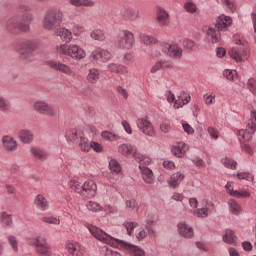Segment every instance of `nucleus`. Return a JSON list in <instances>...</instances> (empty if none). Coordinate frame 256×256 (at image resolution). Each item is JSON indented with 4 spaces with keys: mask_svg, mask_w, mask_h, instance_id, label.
Returning a JSON list of instances; mask_svg holds the SVG:
<instances>
[{
    "mask_svg": "<svg viewBox=\"0 0 256 256\" xmlns=\"http://www.w3.org/2000/svg\"><path fill=\"white\" fill-rule=\"evenodd\" d=\"M88 230L93 237L116 249H128V243L115 239L96 226L88 225Z\"/></svg>",
    "mask_w": 256,
    "mask_h": 256,
    "instance_id": "obj_1",
    "label": "nucleus"
},
{
    "mask_svg": "<svg viewBox=\"0 0 256 256\" xmlns=\"http://www.w3.org/2000/svg\"><path fill=\"white\" fill-rule=\"evenodd\" d=\"M188 203L189 207L195 209L193 215L201 219L207 218L214 210V204L209 202L207 199L201 200V208H198L197 198H189Z\"/></svg>",
    "mask_w": 256,
    "mask_h": 256,
    "instance_id": "obj_2",
    "label": "nucleus"
},
{
    "mask_svg": "<svg viewBox=\"0 0 256 256\" xmlns=\"http://www.w3.org/2000/svg\"><path fill=\"white\" fill-rule=\"evenodd\" d=\"M63 23V14L57 10L47 12L43 20V27L46 31H57Z\"/></svg>",
    "mask_w": 256,
    "mask_h": 256,
    "instance_id": "obj_3",
    "label": "nucleus"
},
{
    "mask_svg": "<svg viewBox=\"0 0 256 256\" xmlns=\"http://www.w3.org/2000/svg\"><path fill=\"white\" fill-rule=\"evenodd\" d=\"M228 55L236 64H242L250 59L251 50L248 46H232L228 50Z\"/></svg>",
    "mask_w": 256,
    "mask_h": 256,
    "instance_id": "obj_4",
    "label": "nucleus"
},
{
    "mask_svg": "<svg viewBox=\"0 0 256 256\" xmlns=\"http://www.w3.org/2000/svg\"><path fill=\"white\" fill-rule=\"evenodd\" d=\"M155 232L150 233L148 229H144L138 222L129 223V236L132 237V241L135 243H141L147 239L148 235H154Z\"/></svg>",
    "mask_w": 256,
    "mask_h": 256,
    "instance_id": "obj_5",
    "label": "nucleus"
},
{
    "mask_svg": "<svg viewBox=\"0 0 256 256\" xmlns=\"http://www.w3.org/2000/svg\"><path fill=\"white\" fill-rule=\"evenodd\" d=\"M57 54L69 56L72 59L81 60L86 57V52L76 45L66 46L61 45L56 48Z\"/></svg>",
    "mask_w": 256,
    "mask_h": 256,
    "instance_id": "obj_6",
    "label": "nucleus"
},
{
    "mask_svg": "<svg viewBox=\"0 0 256 256\" xmlns=\"http://www.w3.org/2000/svg\"><path fill=\"white\" fill-rule=\"evenodd\" d=\"M38 48V44L34 41H23L19 44L17 52L24 62H32L33 52Z\"/></svg>",
    "mask_w": 256,
    "mask_h": 256,
    "instance_id": "obj_7",
    "label": "nucleus"
},
{
    "mask_svg": "<svg viewBox=\"0 0 256 256\" xmlns=\"http://www.w3.org/2000/svg\"><path fill=\"white\" fill-rule=\"evenodd\" d=\"M256 131V108L252 111L251 120H248L246 129H235L236 136H241L242 139L250 141L253 138V134Z\"/></svg>",
    "mask_w": 256,
    "mask_h": 256,
    "instance_id": "obj_8",
    "label": "nucleus"
},
{
    "mask_svg": "<svg viewBox=\"0 0 256 256\" xmlns=\"http://www.w3.org/2000/svg\"><path fill=\"white\" fill-rule=\"evenodd\" d=\"M32 109L34 112L39 113L47 117H56V109L48 104L46 101H35L32 103Z\"/></svg>",
    "mask_w": 256,
    "mask_h": 256,
    "instance_id": "obj_9",
    "label": "nucleus"
},
{
    "mask_svg": "<svg viewBox=\"0 0 256 256\" xmlns=\"http://www.w3.org/2000/svg\"><path fill=\"white\" fill-rule=\"evenodd\" d=\"M129 153L132 154L135 161L139 163V169L149 168L148 166H151L154 163L151 157L141 154L134 147H130Z\"/></svg>",
    "mask_w": 256,
    "mask_h": 256,
    "instance_id": "obj_10",
    "label": "nucleus"
},
{
    "mask_svg": "<svg viewBox=\"0 0 256 256\" xmlns=\"http://www.w3.org/2000/svg\"><path fill=\"white\" fill-rule=\"evenodd\" d=\"M226 193L229 194V196H232L234 198H250L251 192L250 189H241V190H234V182H228L225 186Z\"/></svg>",
    "mask_w": 256,
    "mask_h": 256,
    "instance_id": "obj_11",
    "label": "nucleus"
},
{
    "mask_svg": "<svg viewBox=\"0 0 256 256\" xmlns=\"http://www.w3.org/2000/svg\"><path fill=\"white\" fill-rule=\"evenodd\" d=\"M6 27L7 29H9V31H22L23 33H28V31L31 30V27L29 26V24H25L19 20H17V18H11L6 22Z\"/></svg>",
    "mask_w": 256,
    "mask_h": 256,
    "instance_id": "obj_12",
    "label": "nucleus"
},
{
    "mask_svg": "<svg viewBox=\"0 0 256 256\" xmlns=\"http://www.w3.org/2000/svg\"><path fill=\"white\" fill-rule=\"evenodd\" d=\"M231 25H233V19L231 16L222 15L216 20L215 27L218 31H229V27H231Z\"/></svg>",
    "mask_w": 256,
    "mask_h": 256,
    "instance_id": "obj_13",
    "label": "nucleus"
},
{
    "mask_svg": "<svg viewBox=\"0 0 256 256\" xmlns=\"http://www.w3.org/2000/svg\"><path fill=\"white\" fill-rule=\"evenodd\" d=\"M90 58L100 62H108L112 58V55H111V52H109L108 50H103L101 48H98L92 52V55H90Z\"/></svg>",
    "mask_w": 256,
    "mask_h": 256,
    "instance_id": "obj_14",
    "label": "nucleus"
},
{
    "mask_svg": "<svg viewBox=\"0 0 256 256\" xmlns=\"http://www.w3.org/2000/svg\"><path fill=\"white\" fill-rule=\"evenodd\" d=\"M138 128L140 132L146 136L152 137L155 134L154 127L152 126L151 122L144 118L138 120Z\"/></svg>",
    "mask_w": 256,
    "mask_h": 256,
    "instance_id": "obj_15",
    "label": "nucleus"
},
{
    "mask_svg": "<svg viewBox=\"0 0 256 256\" xmlns=\"http://www.w3.org/2000/svg\"><path fill=\"white\" fill-rule=\"evenodd\" d=\"M188 150H189V146L186 143L178 142L172 146L171 152L173 156L178 158H183L185 154H187Z\"/></svg>",
    "mask_w": 256,
    "mask_h": 256,
    "instance_id": "obj_16",
    "label": "nucleus"
},
{
    "mask_svg": "<svg viewBox=\"0 0 256 256\" xmlns=\"http://www.w3.org/2000/svg\"><path fill=\"white\" fill-rule=\"evenodd\" d=\"M47 66L54 69V71H59L65 75L73 74L71 67L66 64H62L61 62L49 61L47 62Z\"/></svg>",
    "mask_w": 256,
    "mask_h": 256,
    "instance_id": "obj_17",
    "label": "nucleus"
},
{
    "mask_svg": "<svg viewBox=\"0 0 256 256\" xmlns=\"http://www.w3.org/2000/svg\"><path fill=\"white\" fill-rule=\"evenodd\" d=\"M97 190H98V186L96 185V182L93 180H88L85 183H83L82 195L85 196L86 194L90 198H93L95 197Z\"/></svg>",
    "mask_w": 256,
    "mask_h": 256,
    "instance_id": "obj_18",
    "label": "nucleus"
},
{
    "mask_svg": "<svg viewBox=\"0 0 256 256\" xmlns=\"http://www.w3.org/2000/svg\"><path fill=\"white\" fill-rule=\"evenodd\" d=\"M2 145L7 152H15L17 150V141L10 135L2 137Z\"/></svg>",
    "mask_w": 256,
    "mask_h": 256,
    "instance_id": "obj_19",
    "label": "nucleus"
},
{
    "mask_svg": "<svg viewBox=\"0 0 256 256\" xmlns=\"http://www.w3.org/2000/svg\"><path fill=\"white\" fill-rule=\"evenodd\" d=\"M166 54L169 57H172L174 59H181L182 58V48L175 43L168 44L166 46Z\"/></svg>",
    "mask_w": 256,
    "mask_h": 256,
    "instance_id": "obj_20",
    "label": "nucleus"
},
{
    "mask_svg": "<svg viewBox=\"0 0 256 256\" xmlns=\"http://www.w3.org/2000/svg\"><path fill=\"white\" fill-rule=\"evenodd\" d=\"M189 102H191V96L187 92H181L178 99H176L175 104H173V108L179 109L185 107Z\"/></svg>",
    "mask_w": 256,
    "mask_h": 256,
    "instance_id": "obj_21",
    "label": "nucleus"
},
{
    "mask_svg": "<svg viewBox=\"0 0 256 256\" xmlns=\"http://www.w3.org/2000/svg\"><path fill=\"white\" fill-rule=\"evenodd\" d=\"M66 250L72 254V256H83L82 246L77 242H67Z\"/></svg>",
    "mask_w": 256,
    "mask_h": 256,
    "instance_id": "obj_22",
    "label": "nucleus"
},
{
    "mask_svg": "<svg viewBox=\"0 0 256 256\" xmlns=\"http://www.w3.org/2000/svg\"><path fill=\"white\" fill-rule=\"evenodd\" d=\"M179 235L185 239H192L194 237V230L185 223L178 224Z\"/></svg>",
    "mask_w": 256,
    "mask_h": 256,
    "instance_id": "obj_23",
    "label": "nucleus"
},
{
    "mask_svg": "<svg viewBox=\"0 0 256 256\" xmlns=\"http://www.w3.org/2000/svg\"><path fill=\"white\" fill-rule=\"evenodd\" d=\"M185 179V175L180 172L173 173L170 175V179L168 180V184L173 189L179 187V184Z\"/></svg>",
    "mask_w": 256,
    "mask_h": 256,
    "instance_id": "obj_24",
    "label": "nucleus"
},
{
    "mask_svg": "<svg viewBox=\"0 0 256 256\" xmlns=\"http://www.w3.org/2000/svg\"><path fill=\"white\" fill-rule=\"evenodd\" d=\"M18 137L20 142H22L23 144L29 145L30 143L33 142V133L29 129L20 130Z\"/></svg>",
    "mask_w": 256,
    "mask_h": 256,
    "instance_id": "obj_25",
    "label": "nucleus"
},
{
    "mask_svg": "<svg viewBox=\"0 0 256 256\" xmlns=\"http://www.w3.org/2000/svg\"><path fill=\"white\" fill-rule=\"evenodd\" d=\"M140 173L142 174L143 182L146 184H154V172L151 168H139Z\"/></svg>",
    "mask_w": 256,
    "mask_h": 256,
    "instance_id": "obj_26",
    "label": "nucleus"
},
{
    "mask_svg": "<svg viewBox=\"0 0 256 256\" xmlns=\"http://www.w3.org/2000/svg\"><path fill=\"white\" fill-rule=\"evenodd\" d=\"M36 248V253L39 256H52V247L50 244H40Z\"/></svg>",
    "mask_w": 256,
    "mask_h": 256,
    "instance_id": "obj_27",
    "label": "nucleus"
},
{
    "mask_svg": "<svg viewBox=\"0 0 256 256\" xmlns=\"http://www.w3.org/2000/svg\"><path fill=\"white\" fill-rule=\"evenodd\" d=\"M157 21L160 25L169 23V14L161 7L157 8Z\"/></svg>",
    "mask_w": 256,
    "mask_h": 256,
    "instance_id": "obj_28",
    "label": "nucleus"
},
{
    "mask_svg": "<svg viewBox=\"0 0 256 256\" xmlns=\"http://www.w3.org/2000/svg\"><path fill=\"white\" fill-rule=\"evenodd\" d=\"M34 205L40 210L45 211L48 208V200L42 195H37L36 199H34Z\"/></svg>",
    "mask_w": 256,
    "mask_h": 256,
    "instance_id": "obj_29",
    "label": "nucleus"
},
{
    "mask_svg": "<svg viewBox=\"0 0 256 256\" xmlns=\"http://www.w3.org/2000/svg\"><path fill=\"white\" fill-rule=\"evenodd\" d=\"M229 209L231 211V214H234L235 216L240 215V213L243 211L240 203H238L237 200L234 199L229 200Z\"/></svg>",
    "mask_w": 256,
    "mask_h": 256,
    "instance_id": "obj_30",
    "label": "nucleus"
},
{
    "mask_svg": "<svg viewBox=\"0 0 256 256\" xmlns=\"http://www.w3.org/2000/svg\"><path fill=\"white\" fill-rule=\"evenodd\" d=\"M70 3L74 7H93L95 5L93 0H70Z\"/></svg>",
    "mask_w": 256,
    "mask_h": 256,
    "instance_id": "obj_31",
    "label": "nucleus"
},
{
    "mask_svg": "<svg viewBox=\"0 0 256 256\" xmlns=\"http://www.w3.org/2000/svg\"><path fill=\"white\" fill-rule=\"evenodd\" d=\"M30 153H32L33 157H36V159H48V152L45 150H41L39 148H32L30 149Z\"/></svg>",
    "mask_w": 256,
    "mask_h": 256,
    "instance_id": "obj_32",
    "label": "nucleus"
},
{
    "mask_svg": "<svg viewBox=\"0 0 256 256\" xmlns=\"http://www.w3.org/2000/svg\"><path fill=\"white\" fill-rule=\"evenodd\" d=\"M235 234L233 230H225V234L222 236V240L226 244H235Z\"/></svg>",
    "mask_w": 256,
    "mask_h": 256,
    "instance_id": "obj_33",
    "label": "nucleus"
},
{
    "mask_svg": "<svg viewBox=\"0 0 256 256\" xmlns=\"http://www.w3.org/2000/svg\"><path fill=\"white\" fill-rule=\"evenodd\" d=\"M91 145H92V141H89L88 138H82V140L79 141V149L82 152H85V153L90 152Z\"/></svg>",
    "mask_w": 256,
    "mask_h": 256,
    "instance_id": "obj_34",
    "label": "nucleus"
},
{
    "mask_svg": "<svg viewBox=\"0 0 256 256\" xmlns=\"http://www.w3.org/2000/svg\"><path fill=\"white\" fill-rule=\"evenodd\" d=\"M129 253L130 256H145L144 249H141V247H138L134 244H129Z\"/></svg>",
    "mask_w": 256,
    "mask_h": 256,
    "instance_id": "obj_35",
    "label": "nucleus"
},
{
    "mask_svg": "<svg viewBox=\"0 0 256 256\" xmlns=\"http://www.w3.org/2000/svg\"><path fill=\"white\" fill-rule=\"evenodd\" d=\"M140 41L145 45H153L157 43V38L148 34H140Z\"/></svg>",
    "mask_w": 256,
    "mask_h": 256,
    "instance_id": "obj_36",
    "label": "nucleus"
},
{
    "mask_svg": "<svg viewBox=\"0 0 256 256\" xmlns=\"http://www.w3.org/2000/svg\"><path fill=\"white\" fill-rule=\"evenodd\" d=\"M228 13H235L237 11V2L235 0H222Z\"/></svg>",
    "mask_w": 256,
    "mask_h": 256,
    "instance_id": "obj_37",
    "label": "nucleus"
},
{
    "mask_svg": "<svg viewBox=\"0 0 256 256\" xmlns=\"http://www.w3.org/2000/svg\"><path fill=\"white\" fill-rule=\"evenodd\" d=\"M0 223H2L4 226H11L13 223L12 216L10 214H7L6 212H1Z\"/></svg>",
    "mask_w": 256,
    "mask_h": 256,
    "instance_id": "obj_38",
    "label": "nucleus"
},
{
    "mask_svg": "<svg viewBox=\"0 0 256 256\" xmlns=\"http://www.w3.org/2000/svg\"><path fill=\"white\" fill-rule=\"evenodd\" d=\"M27 244H29L32 247H39L41 244H46L48 243L46 240L36 238V237H29L26 239Z\"/></svg>",
    "mask_w": 256,
    "mask_h": 256,
    "instance_id": "obj_39",
    "label": "nucleus"
},
{
    "mask_svg": "<svg viewBox=\"0 0 256 256\" xmlns=\"http://www.w3.org/2000/svg\"><path fill=\"white\" fill-rule=\"evenodd\" d=\"M99 80V71L98 69H90L88 74V82L95 84Z\"/></svg>",
    "mask_w": 256,
    "mask_h": 256,
    "instance_id": "obj_40",
    "label": "nucleus"
},
{
    "mask_svg": "<svg viewBox=\"0 0 256 256\" xmlns=\"http://www.w3.org/2000/svg\"><path fill=\"white\" fill-rule=\"evenodd\" d=\"M221 41V34L219 33H208L206 34V42L208 43H219Z\"/></svg>",
    "mask_w": 256,
    "mask_h": 256,
    "instance_id": "obj_41",
    "label": "nucleus"
},
{
    "mask_svg": "<svg viewBox=\"0 0 256 256\" xmlns=\"http://www.w3.org/2000/svg\"><path fill=\"white\" fill-rule=\"evenodd\" d=\"M239 180H246L248 182H254V175L250 172H241L236 175H234Z\"/></svg>",
    "mask_w": 256,
    "mask_h": 256,
    "instance_id": "obj_42",
    "label": "nucleus"
},
{
    "mask_svg": "<svg viewBox=\"0 0 256 256\" xmlns=\"http://www.w3.org/2000/svg\"><path fill=\"white\" fill-rule=\"evenodd\" d=\"M86 208H87L90 212H93V213L101 212V211H102V206L99 205V203H96L95 201H89V202L86 204Z\"/></svg>",
    "mask_w": 256,
    "mask_h": 256,
    "instance_id": "obj_43",
    "label": "nucleus"
},
{
    "mask_svg": "<svg viewBox=\"0 0 256 256\" xmlns=\"http://www.w3.org/2000/svg\"><path fill=\"white\" fill-rule=\"evenodd\" d=\"M69 186H70V189H72L76 193L83 194V185L81 184V182L72 180V181H70Z\"/></svg>",
    "mask_w": 256,
    "mask_h": 256,
    "instance_id": "obj_44",
    "label": "nucleus"
},
{
    "mask_svg": "<svg viewBox=\"0 0 256 256\" xmlns=\"http://www.w3.org/2000/svg\"><path fill=\"white\" fill-rule=\"evenodd\" d=\"M224 78L228 79L229 81H235L238 79L237 71L226 69L224 71Z\"/></svg>",
    "mask_w": 256,
    "mask_h": 256,
    "instance_id": "obj_45",
    "label": "nucleus"
},
{
    "mask_svg": "<svg viewBox=\"0 0 256 256\" xmlns=\"http://www.w3.org/2000/svg\"><path fill=\"white\" fill-rule=\"evenodd\" d=\"M109 169L110 171L116 174L121 172V166L119 165L118 161H116L115 159H112L109 161Z\"/></svg>",
    "mask_w": 256,
    "mask_h": 256,
    "instance_id": "obj_46",
    "label": "nucleus"
},
{
    "mask_svg": "<svg viewBox=\"0 0 256 256\" xmlns=\"http://www.w3.org/2000/svg\"><path fill=\"white\" fill-rule=\"evenodd\" d=\"M222 163H224V166L226 168H229L231 170H235V168L237 167V162L228 157L222 159Z\"/></svg>",
    "mask_w": 256,
    "mask_h": 256,
    "instance_id": "obj_47",
    "label": "nucleus"
},
{
    "mask_svg": "<svg viewBox=\"0 0 256 256\" xmlns=\"http://www.w3.org/2000/svg\"><path fill=\"white\" fill-rule=\"evenodd\" d=\"M10 110V104L5 97L0 96V111L7 113Z\"/></svg>",
    "mask_w": 256,
    "mask_h": 256,
    "instance_id": "obj_48",
    "label": "nucleus"
},
{
    "mask_svg": "<svg viewBox=\"0 0 256 256\" xmlns=\"http://www.w3.org/2000/svg\"><path fill=\"white\" fill-rule=\"evenodd\" d=\"M232 42L235 45H242V47H245L244 46L245 39H244L243 35L240 33H236V34H234V36H232Z\"/></svg>",
    "mask_w": 256,
    "mask_h": 256,
    "instance_id": "obj_49",
    "label": "nucleus"
},
{
    "mask_svg": "<svg viewBox=\"0 0 256 256\" xmlns=\"http://www.w3.org/2000/svg\"><path fill=\"white\" fill-rule=\"evenodd\" d=\"M182 45H183V48L190 51H194L196 48L195 42L190 39H183Z\"/></svg>",
    "mask_w": 256,
    "mask_h": 256,
    "instance_id": "obj_50",
    "label": "nucleus"
},
{
    "mask_svg": "<svg viewBox=\"0 0 256 256\" xmlns=\"http://www.w3.org/2000/svg\"><path fill=\"white\" fill-rule=\"evenodd\" d=\"M156 222H157V219H155V217H149L148 219H146V230H148L149 233L155 232L152 226H154Z\"/></svg>",
    "mask_w": 256,
    "mask_h": 256,
    "instance_id": "obj_51",
    "label": "nucleus"
},
{
    "mask_svg": "<svg viewBox=\"0 0 256 256\" xmlns=\"http://www.w3.org/2000/svg\"><path fill=\"white\" fill-rule=\"evenodd\" d=\"M247 87L249 89V92L252 93L256 97V80L254 78H249Z\"/></svg>",
    "mask_w": 256,
    "mask_h": 256,
    "instance_id": "obj_52",
    "label": "nucleus"
},
{
    "mask_svg": "<svg viewBox=\"0 0 256 256\" xmlns=\"http://www.w3.org/2000/svg\"><path fill=\"white\" fill-rule=\"evenodd\" d=\"M102 138L108 141H116L119 139L118 136H116L114 133L109 131H103L102 132Z\"/></svg>",
    "mask_w": 256,
    "mask_h": 256,
    "instance_id": "obj_53",
    "label": "nucleus"
},
{
    "mask_svg": "<svg viewBox=\"0 0 256 256\" xmlns=\"http://www.w3.org/2000/svg\"><path fill=\"white\" fill-rule=\"evenodd\" d=\"M7 241L9 242L10 247H12L14 253H17L19 251V248L17 247V239L15 238V236L7 237Z\"/></svg>",
    "mask_w": 256,
    "mask_h": 256,
    "instance_id": "obj_54",
    "label": "nucleus"
},
{
    "mask_svg": "<svg viewBox=\"0 0 256 256\" xmlns=\"http://www.w3.org/2000/svg\"><path fill=\"white\" fill-rule=\"evenodd\" d=\"M43 222L50 225H59L61 224V219L57 217H43Z\"/></svg>",
    "mask_w": 256,
    "mask_h": 256,
    "instance_id": "obj_55",
    "label": "nucleus"
},
{
    "mask_svg": "<svg viewBox=\"0 0 256 256\" xmlns=\"http://www.w3.org/2000/svg\"><path fill=\"white\" fill-rule=\"evenodd\" d=\"M204 103H205V105H214L215 104V94L206 93L204 95Z\"/></svg>",
    "mask_w": 256,
    "mask_h": 256,
    "instance_id": "obj_56",
    "label": "nucleus"
},
{
    "mask_svg": "<svg viewBox=\"0 0 256 256\" xmlns=\"http://www.w3.org/2000/svg\"><path fill=\"white\" fill-rule=\"evenodd\" d=\"M83 31H84L83 27L76 25L70 30L66 29V28H62V30H60V33H71V32H73V33H83Z\"/></svg>",
    "mask_w": 256,
    "mask_h": 256,
    "instance_id": "obj_57",
    "label": "nucleus"
},
{
    "mask_svg": "<svg viewBox=\"0 0 256 256\" xmlns=\"http://www.w3.org/2000/svg\"><path fill=\"white\" fill-rule=\"evenodd\" d=\"M82 138H86V137L81 130H73L72 131V138H71L72 141H75L78 139L82 140Z\"/></svg>",
    "mask_w": 256,
    "mask_h": 256,
    "instance_id": "obj_58",
    "label": "nucleus"
},
{
    "mask_svg": "<svg viewBox=\"0 0 256 256\" xmlns=\"http://www.w3.org/2000/svg\"><path fill=\"white\" fill-rule=\"evenodd\" d=\"M90 149H92L93 152H96L98 154L103 152V146L95 141H92V145L90 146Z\"/></svg>",
    "mask_w": 256,
    "mask_h": 256,
    "instance_id": "obj_59",
    "label": "nucleus"
},
{
    "mask_svg": "<svg viewBox=\"0 0 256 256\" xmlns=\"http://www.w3.org/2000/svg\"><path fill=\"white\" fill-rule=\"evenodd\" d=\"M184 7L188 13H195L197 11V5L193 2H187Z\"/></svg>",
    "mask_w": 256,
    "mask_h": 256,
    "instance_id": "obj_60",
    "label": "nucleus"
},
{
    "mask_svg": "<svg viewBox=\"0 0 256 256\" xmlns=\"http://www.w3.org/2000/svg\"><path fill=\"white\" fill-rule=\"evenodd\" d=\"M163 168L169 171H173L175 169V164L173 161L165 160L163 161Z\"/></svg>",
    "mask_w": 256,
    "mask_h": 256,
    "instance_id": "obj_61",
    "label": "nucleus"
},
{
    "mask_svg": "<svg viewBox=\"0 0 256 256\" xmlns=\"http://www.w3.org/2000/svg\"><path fill=\"white\" fill-rule=\"evenodd\" d=\"M60 39H62L64 43H69L72 41L73 36L71 33H62L60 34Z\"/></svg>",
    "mask_w": 256,
    "mask_h": 256,
    "instance_id": "obj_62",
    "label": "nucleus"
},
{
    "mask_svg": "<svg viewBox=\"0 0 256 256\" xmlns=\"http://www.w3.org/2000/svg\"><path fill=\"white\" fill-rule=\"evenodd\" d=\"M118 151L123 156H128V154H129V147L126 144L120 145L119 148H118Z\"/></svg>",
    "mask_w": 256,
    "mask_h": 256,
    "instance_id": "obj_63",
    "label": "nucleus"
},
{
    "mask_svg": "<svg viewBox=\"0 0 256 256\" xmlns=\"http://www.w3.org/2000/svg\"><path fill=\"white\" fill-rule=\"evenodd\" d=\"M141 15L139 14L138 10H130L129 12V19L130 21H135L136 19H139Z\"/></svg>",
    "mask_w": 256,
    "mask_h": 256,
    "instance_id": "obj_64",
    "label": "nucleus"
}]
</instances>
